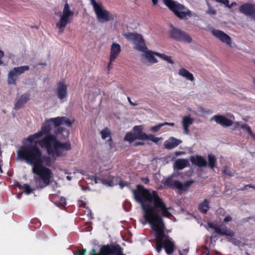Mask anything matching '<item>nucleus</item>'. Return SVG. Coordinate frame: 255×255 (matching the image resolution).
<instances>
[{
  "mask_svg": "<svg viewBox=\"0 0 255 255\" xmlns=\"http://www.w3.org/2000/svg\"><path fill=\"white\" fill-rule=\"evenodd\" d=\"M208 161L209 166L211 168H213L215 166V163L216 162V158L212 154H209Z\"/></svg>",
  "mask_w": 255,
  "mask_h": 255,
  "instance_id": "31",
  "label": "nucleus"
},
{
  "mask_svg": "<svg viewBox=\"0 0 255 255\" xmlns=\"http://www.w3.org/2000/svg\"><path fill=\"white\" fill-rule=\"evenodd\" d=\"M74 13V11L70 9L69 5L66 3L59 15V20L56 23V27L58 29L59 33H62L66 25L71 22Z\"/></svg>",
  "mask_w": 255,
  "mask_h": 255,
  "instance_id": "5",
  "label": "nucleus"
},
{
  "mask_svg": "<svg viewBox=\"0 0 255 255\" xmlns=\"http://www.w3.org/2000/svg\"><path fill=\"white\" fill-rule=\"evenodd\" d=\"M211 33L222 42L229 46H232V40L231 38L223 31L219 29H213L211 31Z\"/></svg>",
  "mask_w": 255,
  "mask_h": 255,
  "instance_id": "12",
  "label": "nucleus"
},
{
  "mask_svg": "<svg viewBox=\"0 0 255 255\" xmlns=\"http://www.w3.org/2000/svg\"><path fill=\"white\" fill-rule=\"evenodd\" d=\"M23 188L24 190V192L27 195L30 194L33 191V189H31L30 187L27 184H23Z\"/></svg>",
  "mask_w": 255,
  "mask_h": 255,
  "instance_id": "33",
  "label": "nucleus"
},
{
  "mask_svg": "<svg viewBox=\"0 0 255 255\" xmlns=\"http://www.w3.org/2000/svg\"><path fill=\"white\" fill-rule=\"evenodd\" d=\"M121 248L120 246H103L101 248V254L103 255H109L115 253H117V255H125L119 253Z\"/></svg>",
  "mask_w": 255,
  "mask_h": 255,
  "instance_id": "15",
  "label": "nucleus"
},
{
  "mask_svg": "<svg viewBox=\"0 0 255 255\" xmlns=\"http://www.w3.org/2000/svg\"><path fill=\"white\" fill-rule=\"evenodd\" d=\"M68 86L63 82H59L56 89V93L58 98L61 102H65L67 97Z\"/></svg>",
  "mask_w": 255,
  "mask_h": 255,
  "instance_id": "13",
  "label": "nucleus"
},
{
  "mask_svg": "<svg viewBox=\"0 0 255 255\" xmlns=\"http://www.w3.org/2000/svg\"><path fill=\"white\" fill-rule=\"evenodd\" d=\"M207 13L212 15H215L216 13V11L215 9L210 8L207 11Z\"/></svg>",
  "mask_w": 255,
  "mask_h": 255,
  "instance_id": "40",
  "label": "nucleus"
},
{
  "mask_svg": "<svg viewBox=\"0 0 255 255\" xmlns=\"http://www.w3.org/2000/svg\"><path fill=\"white\" fill-rule=\"evenodd\" d=\"M144 126L133 127L132 131L128 132L125 137V140L131 143L135 139L146 140L147 134L143 132Z\"/></svg>",
  "mask_w": 255,
  "mask_h": 255,
  "instance_id": "7",
  "label": "nucleus"
},
{
  "mask_svg": "<svg viewBox=\"0 0 255 255\" xmlns=\"http://www.w3.org/2000/svg\"><path fill=\"white\" fill-rule=\"evenodd\" d=\"M4 56V52L0 50V65H1L3 64V61L2 60V59Z\"/></svg>",
  "mask_w": 255,
  "mask_h": 255,
  "instance_id": "37",
  "label": "nucleus"
},
{
  "mask_svg": "<svg viewBox=\"0 0 255 255\" xmlns=\"http://www.w3.org/2000/svg\"><path fill=\"white\" fill-rule=\"evenodd\" d=\"M189 165V161L186 159H179L175 161L174 163V167L181 170L187 167Z\"/></svg>",
  "mask_w": 255,
  "mask_h": 255,
  "instance_id": "24",
  "label": "nucleus"
},
{
  "mask_svg": "<svg viewBox=\"0 0 255 255\" xmlns=\"http://www.w3.org/2000/svg\"><path fill=\"white\" fill-rule=\"evenodd\" d=\"M101 135L102 138L103 139H106V138H108V141L109 142V144L111 148L112 147V137L111 135V132L110 130L105 128L101 130Z\"/></svg>",
  "mask_w": 255,
  "mask_h": 255,
  "instance_id": "26",
  "label": "nucleus"
},
{
  "mask_svg": "<svg viewBox=\"0 0 255 255\" xmlns=\"http://www.w3.org/2000/svg\"><path fill=\"white\" fill-rule=\"evenodd\" d=\"M156 56L159 57L162 60L166 61L167 62L171 64L172 65H173L174 64V62L173 60L172 59V58L171 56H169L164 54L160 53L158 52H157L156 54Z\"/></svg>",
  "mask_w": 255,
  "mask_h": 255,
  "instance_id": "28",
  "label": "nucleus"
},
{
  "mask_svg": "<svg viewBox=\"0 0 255 255\" xmlns=\"http://www.w3.org/2000/svg\"><path fill=\"white\" fill-rule=\"evenodd\" d=\"M217 226H214L212 224L210 223L209 224V227L213 229L215 231V228H216Z\"/></svg>",
  "mask_w": 255,
  "mask_h": 255,
  "instance_id": "47",
  "label": "nucleus"
},
{
  "mask_svg": "<svg viewBox=\"0 0 255 255\" xmlns=\"http://www.w3.org/2000/svg\"><path fill=\"white\" fill-rule=\"evenodd\" d=\"M223 172L224 173V174H225L228 175H229V176H232V175H231V174H229V173H228V172L226 169H224V170H223Z\"/></svg>",
  "mask_w": 255,
  "mask_h": 255,
  "instance_id": "48",
  "label": "nucleus"
},
{
  "mask_svg": "<svg viewBox=\"0 0 255 255\" xmlns=\"http://www.w3.org/2000/svg\"><path fill=\"white\" fill-rule=\"evenodd\" d=\"M169 126L173 127V126H174V124L173 123H169Z\"/></svg>",
  "mask_w": 255,
  "mask_h": 255,
  "instance_id": "53",
  "label": "nucleus"
},
{
  "mask_svg": "<svg viewBox=\"0 0 255 255\" xmlns=\"http://www.w3.org/2000/svg\"><path fill=\"white\" fill-rule=\"evenodd\" d=\"M251 16L254 20H255V10L253 12V15H252Z\"/></svg>",
  "mask_w": 255,
  "mask_h": 255,
  "instance_id": "50",
  "label": "nucleus"
},
{
  "mask_svg": "<svg viewBox=\"0 0 255 255\" xmlns=\"http://www.w3.org/2000/svg\"><path fill=\"white\" fill-rule=\"evenodd\" d=\"M254 189H255V187H254Z\"/></svg>",
  "mask_w": 255,
  "mask_h": 255,
  "instance_id": "63",
  "label": "nucleus"
},
{
  "mask_svg": "<svg viewBox=\"0 0 255 255\" xmlns=\"http://www.w3.org/2000/svg\"><path fill=\"white\" fill-rule=\"evenodd\" d=\"M146 140H151L152 142H153L155 143H157L159 141H161L162 140V138L156 137L152 134H147L146 137Z\"/></svg>",
  "mask_w": 255,
  "mask_h": 255,
  "instance_id": "30",
  "label": "nucleus"
},
{
  "mask_svg": "<svg viewBox=\"0 0 255 255\" xmlns=\"http://www.w3.org/2000/svg\"><path fill=\"white\" fill-rule=\"evenodd\" d=\"M221 3H223L225 5H226V6L229 8L231 7V6H230V5L229 4V1L228 0H222Z\"/></svg>",
  "mask_w": 255,
  "mask_h": 255,
  "instance_id": "41",
  "label": "nucleus"
},
{
  "mask_svg": "<svg viewBox=\"0 0 255 255\" xmlns=\"http://www.w3.org/2000/svg\"><path fill=\"white\" fill-rule=\"evenodd\" d=\"M161 124V125H162V127H163V126H166V125L169 126V123L165 122L164 123H162V124Z\"/></svg>",
  "mask_w": 255,
  "mask_h": 255,
  "instance_id": "49",
  "label": "nucleus"
},
{
  "mask_svg": "<svg viewBox=\"0 0 255 255\" xmlns=\"http://www.w3.org/2000/svg\"><path fill=\"white\" fill-rule=\"evenodd\" d=\"M124 35L134 45V49L143 52L141 55L142 57L145 58L151 64L158 62L155 57L157 52L148 50L140 35L135 33H127Z\"/></svg>",
  "mask_w": 255,
  "mask_h": 255,
  "instance_id": "3",
  "label": "nucleus"
},
{
  "mask_svg": "<svg viewBox=\"0 0 255 255\" xmlns=\"http://www.w3.org/2000/svg\"><path fill=\"white\" fill-rule=\"evenodd\" d=\"M170 37L177 41H181L190 43L192 41L191 37L186 33L175 27H172L170 31Z\"/></svg>",
  "mask_w": 255,
  "mask_h": 255,
  "instance_id": "10",
  "label": "nucleus"
},
{
  "mask_svg": "<svg viewBox=\"0 0 255 255\" xmlns=\"http://www.w3.org/2000/svg\"><path fill=\"white\" fill-rule=\"evenodd\" d=\"M122 51L121 45L116 42L112 43L110 48L109 57L116 59Z\"/></svg>",
  "mask_w": 255,
  "mask_h": 255,
  "instance_id": "16",
  "label": "nucleus"
},
{
  "mask_svg": "<svg viewBox=\"0 0 255 255\" xmlns=\"http://www.w3.org/2000/svg\"><path fill=\"white\" fill-rule=\"evenodd\" d=\"M190 159L192 164L199 167H204L207 165L206 160L201 156H192Z\"/></svg>",
  "mask_w": 255,
  "mask_h": 255,
  "instance_id": "18",
  "label": "nucleus"
},
{
  "mask_svg": "<svg viewBox=\"0 0 255 255\" xmlns=\"http://www.w3.org/2000/svg\"><path fill=\"white\" fill-rule=\"evenodd\" d=\"M147 181H148V179H147L146 180H145V182H147Z\"/></svg>",
  "mask_w": 255,
  "mask_h": 255,
  "instance_id": "61",
  "label": "nucleus"
},
{
  "mask_svg": "<svg viewBox=\"0 0 255 255\" xmlns=\"http://www.w3.org/2000/svg\"><path fill=\"white\" fill-rule=\"evenodd\" d=\"M181 142V140L175 138L173 137H170L164 141V145L166 149H171L177 146Z\"/></svg>",
  "mask_w": 255,
  "mask_h": 255,
  "instance_id": "17",
  "label": "nucleus"
},
{
  "mask_svg": "<svg viewBox=\"0 0 255 255\" xmlns=\"http://www.w3.org/2000/svg\"><path fill=\"white\" fill-rule=\"evenodd\" d=\"M134 145L135 146H137V145H145V143L143 142H142V141H138V142H135Z\"/></svg>",
  "mask_w": 255,
  "mask_h": 255,
  "instance_id": "44",
  "label": "nucleus"
},
{
  "mask_svg": "<svg viewBox=\"0 0 255 255\" xmlns=\"http://www.w3.org/2000/svg\"><path fill=\"white\" fill-rule=\"evenodd\" d=\"M161 127H162V125H161V124H160L156 126L151 127L150 129H151V130H152L154 132H156L159 130V129Z\"/></svg>",
  "mask_w": 255,
  "mask_h": 255,
  "instance_id": "35",
  "label": "nucleus"
},
{
  "mask_svg": "<svg viewBox=\"0 0 255 255\" xmlns=\"http://www.w3.org/2000/svg\"><path fill=\"white\" fill-rule=\"evenodd\" d=\"M153 4L155 5L158 2V0H151Z\"/></svg>",
  "mask_w": 255,
  "mask_h": 255,
  "instance_id": "51",
  "label": "nucleus"
},
{
  "mask_svg": "<svg viewBox=\"0 0 255 255\" xmlns=\"http://www.w3.org/2000/svg\"><path fill=\"white\" fill-rule=\"evenodd\" d=\"M29 67L27 65H23L14 67L10 70L7 74V82L8 85H15L18 77L24 72L29 70Z\"/></svg>",
  "mask_w": 255,
  "mask_h": 255,
  "instance_id": "8",
  "label": "nucleus"
},
{
  "mask_svg": "<svg viewBox=\"0 0 255 255\" xmlns=\"http://www.w3.org/2000/svg\"><path fill=\"white\" fill-rule=\"evenodd\" d=\"M242 128L246 130L250 136L254 139H255V134L253 132L250 127L247 124H242L241 126Z\"/></svg>",
  "mask_w": 255,
  "mask_h": 255,
  "instance_id": "29",
  "label": "nucleus"
},
{
  "mask_svg": "<svg viewBox=\"0 0 255 255\" xmlns=\"http://www.w3.org/2000/svg\"><path fill=\"white\" fill-rule=\"evenodd\" d=\"M64 130V128L62 127H58L55 131L56 134H58L62 132Z\"/></svg>",
  "mask_w": 255,
  "mask_h": 255,
  "instance_id": "39",
  "label": "nucleus"
},
{
  "mask_svg": "<svg viewBox=\"0 0 255 255\" xmlns=\"http://www.w3.org/2000/svg\"><path fill=\"white\" fill-rule=\"evenodd\" d=\"M210 201L205 199L199 206V210L202 213L206 214L209 209Z\"/></svg>",
  "mask_w": 255,
  "mask_h": 255,
  "instance_id": "27",
  "label": "nucleus"
},
{
  "mask_svg": "<svg viewBox=\"0 0 255 255\" xmlns=\"http://www.w3.org/2000/svg\"><path fill=\"white\" fill-rule=\"evenodd\" d=\"M93 178L95 184L100 183L109 187H112L119 184L121 189L128 186L127 183L120 181L116 177H109L108 179H103L98 177H94Z\"/></svg>",
  "mask_w": 255,
  "mask_h": 255,
  "instance_id": "9",
  "label": "nucleus"
},
{
  "mask_svg": "<svg viewBox=\"0 0 255 255\" xmlns=\"http://www.w3.org/2000/svg\"><path fill=\"white\" fill-rule=\"evenodd\" d=\"M215 0L219 2H221L222 1V0Z\"/></svg>",
  "mask_w": 255,
  "mask_h": 255,
  "instance_id": "58",
  "label": "nucleus"
},
{
  "mask_svg": "<svg viewBox=\"0 0 255 255\" xmlns=\"http://www.w3.org/2000/svg\"><path fill=\"white\" fill-rule=\"evenodd\" d=\"M215 228V231L221 235H225L227 237L234 235V234L233 231L228 229L227 227L224 225L217 226Z\"/></svg>",
  "mask_w": 255,
  "mask_h": 255,
  "instance_id": "19",
  "label": "nucleus"
},
{
  "mask_svg": "<svg viewBox=\"0 0 255 255\" xmlns=\"http://www.w3.org/2000/svg\"><path fill=\"white\" fill-rule=\"evenodd\" d=\"M206 255H209V254H206Z\"/></svg>",
  "mask_w": 255,
  "mask_h": 255,
  "instance_id": "62",
  "label": "nucleus"
},
{
  "mask_svg": "<svg viewBox=\"0 0 255 255\" xmlns=\"http://www.w3.org/2000/svg\"><path fill=\"white\" fill-rule=\"evenodd\" d=\"M211 120L215 121L217 124H220L223 127H230L233 123V120L229 119L223 115H215L212 118Z\"/></svg>",
  "mask_w": 255,
  "mask_h": 255,
  "instance_id": "14",
  "label": "nucleus"
},
{
  "mask_svg": "<svg viewBox=\"0 0 255 255\" xmlns=\"http://www.w3.org/2000/svg\"><path fill=\"white\" fill-rule=\"evenodd\" d=\"M29 100V95L25 94L22 95L14 105V109L18 110L21 108Z\"/></svg>",
  "mask_w": 255,
  "mask_h": 255,
  "instance_id": "23",
  "label": "nucleus"
},
{
  "mask_svg": "<svg viewBox=\"0 0 255 255\" xmlns=\"http://www.w3.org/2000/svg\"><path fill=\"white\" fill-rule=\"evenodd\" d=\"M147 181H148V179H147L146 180H145V182H147Z\"/></svg>",
  "mask_w": 255,
  "mask_h": 255,
  "instance_id": "60",
  "label": "nucleus"
},
{
  "mask_svg": "<svg viewBox=\"0 0 255 255\" xmlns=\"http://www.w3.org/2000/svg\"><path fill=\"white\" fill-rule=\"evenodd\" d=\"M234 236V235H232L231 236H227V239L228 241L231 242L232 243H233V244H234L235 245H239L240 241L238 239H236Z\"/></svg>",
  "mask_w": 255,
  "mask_h": 255,
  "instance_id": "32",
  "label": "nucleus"
},
{
  "mask_svg": "<svg viewBox=\"0 0 255 255\" xmlns=\"http://www.w3.org/2000/svg\"><path fill=\"white\" fill-rule=\"evenodd\" d=\"M60 204L62 205H65L66 204V199L64 197H61L60 199Z\"/></svg>",
  "mask_w": 255,
  "mask_h": 255,
  "instance_id": "42",
  "label": "nucleus"
},
{
  "mask_svg": "<svg viewBox=\"0 0 255 255\" xmlns=\"http://www.w3.org/2000/svg\"><path fill=\"white\" fill-rule=\"evenodd\" d=\"M184 153L182 151H177L175 152V154L176 156H178L182 154H184Z\"/></svg>",
  "mask_w": 255,
  "mask_h": 255,
  "instance_id": "46",
  "label": "nucleus"
},
{
  "mask_svg": "<svg viewBox=\"0 0 255 255\" xmlns=\"http://www.w3.org/2000/svg\"><path fill=\"white\" fill-rule=\"evenodd\" d=\"M74 122L73 118L66 117L46 119L38 132L22 140L23 145L17 151V158L32 166L34 180L38 187L48 185L53 176L51 169L44 165L50 166L52 159L65 155L71 149L69 142H62L55 135L49 134L52 126L57 127L64 125L70 127Z\"/></svg>",
  "mask_w": 255,
  "mask_h": 255,
  "instance_id": "1",
  "label": "nucleus"
},
{
  "mask_svg": "<svg viewBox=\"0 0 255 255\" xmlns=\"http://www.w3.org/2000/svg\"><path fill=\"white\" fill-rule=\"evenodd\" d=\"M193 182L194 181L193 180H189L184 184H182L177 180L172 181L170 179H168L165 181L166 184H168L172 188L177 189L180 192L187 191Z\"/></svg>",
  "mask_w": 255,
  "mask_h": 255,
  "instance_id": "11",
  "label": "nucleus"
},
{
  "mask_svg": "<svg viewBox=\"0 0 255 255\" xmlns=\"http://www.w3.org/2000/svg\"><path fill=\"white\" fill-rule=\"evenodd\" d=\"M236 124L237 125H238H238H239V123H236Z\"/></svg>",
  "mask_w": 255,
  "mask_h": 255,
  "instance_id": "59",
  "label": "nucleus"
},
{
  "mask_svg": "<svg viewBox=\"0 0 255 255\" xmlns=\"http://www.w3.org/2000/svg\"><path fill=\"white\" fill-rule=\"evenodd\" d=\"M193 119L190 116H185L183 118L182 125L184 129V133L186 134H189V127L193 123Z\"/></svg>",
  "mask_w": 255,
  "mask_h": 255,
  "instance_id": "22",
  "label": "nucleus"
},
{
  "mask_svg": "<svg viewBox=\"0 0 255 255\" xmlns=\"http://www.w3.org/2000/svg\"><path fill=\"white\" fill-rule=\"evenodd\" d=\"M178 73L179 76L188 81L193 82L195 80L193 74L184 68H180Z\"/></svg>",
  "mask_w": 255,
  "mask_h": 255,
  "instance_id": "21",
  "label": "nucleus"
},
{
  "mask_svg": "<svg viewBox=\"0 0 255 255\" xmlns=\"http://www.w3.org/2000/svg\"><path fill=\"white\" fill-rule=\"evenodd\" d=\"M163 244L167 254H170L173 253L174 249V244L171 239H166Z\"/></svg>",
  "mask_w": 255,
  "mask_h": 255,
  "instance_id": "25",
  "label": "nucleus"
},
{
  "mask_svg": "<svg viewBox=\"0 0 255 255\" xmlns=\"http://www.w3.org/2000/svg\"><path fill=\"white\" fill-rule=\"evenodd\" d=\"M115 59H112L109 57V62L108 65V70L110 71L113 68V63L115 61Z\"/></svg>",
  "mask_w": 255,
  "mask_h": 255,
  "instance_id": "34",
  "label": "nucleus"
},
{
  "mask_svg": "<svg viewBox=\"0 0 255 255\" xmlns=\"http://www.w3.org/2000/svg\"><path fill=\"white\" fill-rule=\"evenodd\" d=\"M90 255H100V254L97 253L95 249H92Z\"/></svg>",
  "mask_w": 255,
  "mask_h": 255,
  "instance_id": "45",
  "label": "nucleus"
},
{
  "mask_svg": "<svg viewBox=\"0 0 255 255\" xmlns=\"http://www.w3.org/2000/svg\"><path fill=\"white\" fill-rule=\"evenodd\" d=\"M88 215L92 217V212L91 211H88Z\"/></svg>",
  "mask_w": 255,
  "mask_h": 255,
  "instance_id": "52",
  "label": "nucleus"
},
{
  "mask_svg": "<svg viewBox=\"0 0 255 255\" xmlns=\"http://www.w3.org/2000/svg\"><path fill=\"white\" fill-rule=\"evenodd\" d=\"M97 20L101 23H104L114 19V15L107 10L102 3L99 0H90Z\"/></svg>",
  "mask_w": 255,
  "mask_h": 255,
  "instance_id": "4",
  "label": "nucleus"
},
{
  "mask_svg": "<svg viewBox=\"0 0 255 255\" xmlns=\"http://www.w3.org/2000/svg\"><path fill=\"white\" fill-rule=\"evenodd\" d=\"M66 178H67V180H71V176H67L66 177Z\"/></svg>",
  "mask_w": 255,
  "mask_h": 255,
  "instance_id": "54",
  "label": "nucleus"
},
{
  "mask_svg": "<svg viewBox=\"0 0 255 255\" xmlns=\"http://www.w3.org/2000/svg\"><path fill=\"white\" fill-rule=\"evenodd\" d=\"M128 102L129 103L130 105H132V106H136L137 105V103H133L132 101H131V99H130V98L129 97H128Z\"/></svg>",
  "mask_w": 255,
  "mask_h": 255,
  "instance_id": "43",
  "label": "nucleus"
},
{
  "mask_svg": "<svg viewBox=\"0 0 255 255\" xmlns=\"http://www.w3.org/2000/svg\"><path fill=\"white\" fill-rule=\"evenodd\" d=\"M247 186L249 187H250V188H254V187L253 186H252V185H247Z\"/></svg>",
  "mask_w": 255,
  "mask_h": 255,
  "instance_id": "57",
  "label": "nucleus"
},
{
  "mask_svg": "<svg viewBox=\"0 0 255 255\" xmlns=\"http://www.w3.org/2000/svg\"><path fill=\"white\" fill-rule=\"evenodd\" d=\"M86 253V250L85 249H83L74 253V255H85Z\"/></svg>",
  "mask_w": 255,
  "mask_h": 255,
  "instance_id": "36",
  "label": "nucleus"
},
{
  "mask_svg": "<svg viewBox=\"0 0 255 255\" xmlns=\"http://www.w3.org/2000/svg\"><path fill=\"white\" fill-rule=\"evenodd\" d=\"M240 10L243 13L251 16L255 10V6L252 4H245L240 7Z\"/></svg>",
  "mask_w": 255,
  "mask_h": 255,
  "instance_id": "20",
  "label": "nucleus"
},
{
  "mask_svg": "<svg viewBox=\"0 0 255 255\" xmlns=\"http://www.w3.org/2000/svg\"><path fill=\"white\" fill-rule=\"evenodd\" d=\"M21 194V193L20 194H17L16 195V197H17V199H20V198Z\"/></svg>",
  "mask_w": 255,
  "mask_h": 255,
  "instance_id": "55",
  "label": "nucleus"
},
{
  "mask_svg": "<svg viewBox=\"0 0 255 255\" xmlns=\"http://www.w3.org/2000/svg\"><path fill=\"white\" fill-rule=\"evenodd\" d=\"M233 220V219L231 216H227L224 219V222L225 223H228L230 222Z\"/></svg>",
  "mask_w": 255,
  "mask_h": 255,
  "instance_id": "38",
  "label": "nucleus"
},
{
  "mask_svg": "<svg viewBox=\"0 0 255 255\" xmlns=\"http://www.w3.org/2000/svg\"><path fill=\"white\" fill-rule=\"evenodd\" d=\"M235 5H236V2H232L231 3V4L230 5V6H231V7H232L233 6Z\"/></svg>",
  "mask_w": 255,
  "mask_h": 255,
  "instance_id": "56",
  "label": "nucleus"
},
{
  "mask_svg": "<svg viewBox=\"0 0 255 255\" xmlns=\"http://www.w3.org/2000/svg\"><path fill=\"white\" fill-rule=\"evenodd\" d=\"M133 198L139 203L143 211L144 224L148 223L156 237V250L160 253L163 247L164 225L162 217L170 218V208L167 207L155 191H150L138 185L132 190Z\"/></svg>",
  "mask_w": 255,
  "mask_h": 255,
  "instance_id": "2",
  "label": "nucleus"
},
{
  "mask_svg": "<svg viewBox=\"0 0 255 255\" xmlns=\"http://www.w3.org/2000/svg\"><path fill=\"white\" fill-rule=\"evenodd\" d=\"M164 3L180 18L192 16V12L182 4L173 0H163Z\"/></svg>",
  "mask_w": 255,
  "mask_h": 255,
  "instance_id": "6",
  "label": "nucleus"
}]
</instances>
